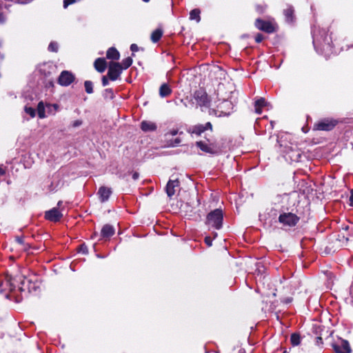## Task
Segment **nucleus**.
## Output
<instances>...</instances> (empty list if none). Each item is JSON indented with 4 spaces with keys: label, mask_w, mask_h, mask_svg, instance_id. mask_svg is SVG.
<instances>
[{
    "label": "nucleus",
    "mask_w": 353,
    "mask_h": 353,
    "mask_svg": "<svg viewBox=\"0 0 353 353\" xmlns=\"http://www.w3.org/2000/svg\"><path fill=\"white\" fill-rule=\"evenodd\" d=\"M17 290L20 292L28 291L31 292L36 290V286L24 276L19 274L15 276L6 275L0 276V293L5 294L6 299L13 300L17 303L22 301V295L16 294Z\"/></svg>",
    "instance_id": "obj_1"
},
{
    "label": "nucleus",
    "mask_w": 353,
    "mask_h": 353,
    "mask_svg": "<svg viewBox=\"0 0 353 353\" xmlns=\"http://www.w3.org/2000/svg\"><path fill=\"white\" fill-rule=\"evenodd\" d=\"M313 45L317 53L328 58L333 52L332 40L325 29L316 28L312 30Z\"/></svg>",
    "instance_id": "obj_2"
},
{
    "label": "nucleus",
    "mask_w": 353,
    "mask_h": 353,
    "mask_svg": "<svg viewBox=\"0 0 353 353\" xmlns=\"http://www.w3.org/2000/svg\"><path fill=\"white\" fill-rule=\"evenodd\" d=\"M223 220L222 210L216 209L207 215L205 223L209 228L220 230L223 225Z\"/></svg>",
    "instance_id": "obj_3"
},
{
    "label": "nucleus",
    "mask_w": 353,
    "mask_h": 353,
    "mask_svg": "<svg viewBox=\"0 0 353 353\" xmlns=\"http://www.w3.org/2000/svg\"><path fill=\"white\" fill-rule=\"evenodd\" d=\"M279 197L281 199L283 207H285L287 209L294 207L299 202V194L296 191H293L290 193L283 194Z\"/></svg>",
    "instance_id": "obj_4"
},
{
    "label": "nucleus",
    "mask_w": 353,
    "mask_h": 353,
    "mask_svg": "<svg viewBox=\"0 0 353 353\" xmlns=\"http://www.w3.org/2000/svg\"><path fill=\"white\" fill-rule=\"evenodd\" d=\"M232 108L233 105L232 102L224 100L217 105L216 110H213L212 111L216 117H224L230 115Z\"/></svg>",
    "instance_id": "obj_5"
},
{
    "label": "nucleus",
    "mask_w": 353,
    "mask_h": 353,
    "mask_svg": "<svg viewBox=\"0 0 353 353\" xmlns=\"http://www.w3.org/2000/svg\"><path fill=\"white\" fill-rule=\"evenodd\" d=\"M299 218L294 213H283L279 215V221L284 226H294L299 221Z\"/></svg>",
    "instance_id": "obj_6"
},
{
    "label": "nucleus",
    "mask_w": 353,
    "mask_h": 353,
    "mask_svg": "<svg viewBox=\"0 0 353 353\" xmlns=\"http://www.w3.org/2000/svg\"><path fill=\"white\" fill-rule=\"evenodd\" d=\"M122 70L123 68H121L120 63L110 62L108 71V78L111 81H116L120 77Z\"/></svg>",
    "instance_id": "obj_7"
},
{
    "label": "nucleus",
    "mask_w": 353,
    "mask_h": 353,
    "mask_svg": "<svg viewBox=\"0 0 353 353\" xmlns=\"http://www.w3.org/2000/svg\"><path fill=\"white\" fill-rule=\"evenodd\" d=\"M336 124L337 121L336 120L325 119L315 123L314 129L316 130L330 131L332 130Z\"/></svg>",
    "instance_id": "obj_8"
},
{
    "label": "nucleus",
    "mask_w": 353,
    "mask_h": 353,
    "mask_svg": "<svg viewBox=\"0 0 353 353\" xmlns=\"http://www.w3.org/2000/svg\"><path fill=\"white\" fill-rule=\"evenodd\" d=\"M194 99L198 105L202 109L203 108H208L209 105V99L208 94L203 90H196L194 94Z\"/></svg>",
    "instance_id": "obj_9"
},
{
    "label": "nucleus",
    "mask_w": 353,
    "mask_h": 353,
    "mask_svg": "<svg viewBox=\"0 0 353 353\" xmlns=\"http://www.w3.org/2000/svg\"><path fill=\"white\" fill-rule=\"evenodd\" d=\"M74 79L75 77L71 72L63 70L59 77L58 83L61 85L68 86L74 81Z\"/></svg>",
    "instance_id": "obj_10"
},
{
    "label": "nucleus",
    "mask_w": 353,
    "mask_h": 353,
    "mask_svg": "<svg viewBox=\"0 0 353 353\" xmlns=\"http://www.w3.org/2000/svg\"><path fill=\"white\" fill-rule=\"evenodd\" d=\"M255 26L260 30L267 33H272L275 31L274 25L270 21H263L257 19L255 21Z\"/></svg>",
    "instance_id": "obj_11"
},
{
    "label": "nucleus",
    "mask_w": 353,
    "mask_h": 353,
    "mask_svg": "<svg viewBox=\"0 0 353 353\" xmlns=\"http://www.w3.org/2000/svg\"><path fill=\"white\" fill-rule=\"evenodd\" d=\"M336 353H351V348L347 341L341 339L339 342L332 344Z\"/></svg>",
    "instance_id": "obj_12"
},
{
    "label": "nucleus",
    "mask_w": 353,
    "mask_h": 353,
    "mask_svg": "<svg viewBox=\"0 0 353 353\" xmlns=\"http://www.w3.org/2000/svg\"><path fill=\"white\" fill-rule=\"evenodd\" d=\"M207 130H212V125L210 122H207L204 125L199 124L194 125L188 130V132L196 135H200Z\"/></svg>",
    "instance_id": "obj_13"
},
{
    "label": "nucleus",
    "mask_w": 353,
    "mask_h": 353,
    "mask_svg": "<svg viewBox=\"0 0 353 353\" xmlns=\"http://www.w3.org/2000/svg\"><path fill=\"white\" fill-rule=\"evenodd\" d=\"M63 216L61 212L57 208H53L52 209L46 211L45 213V218L50 221L57 222Z\"/></svg>",
    "instance_id": "obj_14"
},
{
    "label": "nucleus",
    "mask_w": 353,
    "mask_h": 353,
    "mask_svg": "<svg viewBox=\"0 0 353 353\" xmlns=\"http://www.w3.org/2000/svg\"><path fill=\"white\" fill-rule=\"evenodd\" d=\"M179 186V181L177 179L170 180L166 185L165 190L168 196L171 198L174 196Z\"/></svg>",
    "instance_id": "obj_15"
},
{
    "label": "nucleus",
    "mask_w": 353,
    "mask_h": 353,
    "mask_svg": "<svg viewBox=\"0 0 353 353\" xmlns=\"http://www.w3.org/2000/svg\"><path fill=\"white\" fill-rule=\"evenodd\" d=\"M112 194L111 188L102 186L99 189L98 194L101 202H105L108 200Z\"/></svg>",
    "instance_id": "obj_16"
},
{
    "label": "nucleus",
    "mask_w": 353,
    "mask_h": 353,
    "mask_svg": "<svg viewBox=\"0 0 353 353\" xmlns=\"http://www.w3.org/2000/svg\"><path fill=\"white\" fill-rule=\"evenodd\" d=\"M268 103L265 101L264 98L261 97L258 99L254 102L255 112L258 114H261L262 113V108L268 107Z\"/></svg>",
    "instance_id": "obj_17"
},
{
    "label": "nucleus",
    "mask_w": 353,
    "mask_h": 353,
    "mask_svg": "<svg viewBox=\"0 0 353 353\" xmlns=\"http://www.w3.org/2000/svg\"><path fill=\"white\" fill-rule=\"evenodd\" d=\"M141 129L145 132H152L157 130V125L152 121H143L141 123Z\"/></svg>",
    "instance_id": "obj_18"
},
{
    "label": "nucleus",
    "mask_w": 353,
    "mask_h": 353,
    "mask_svg": "<svg viewBox=\"0 0 353 353\" xmlns=\"http://www.w3.org/2000/svg\"><path fill=\"white\" fill-rule=\"evenodd\" d=\"M196 145L198 148L201 149V150L210 154H214V149L209 144L204 141H197L196 142Z\"/></svg>",
    "instance_id": "obj_19"
},
{
    "label": "nucleus",
    "mask_w": 353,
    "mask_h": 353,
    "mask_svg": "<svg viewBox=\"0 0 353 353\" xmlns=\"http://www.w3.org/2000/svg\"><path fill=\"white\" fill-rule=\"evenodd\" d=\"M101 233L103 237L108 238L114 234V229L112 225L106 224L102 228Z\"/></svg>",
    "instance_id": "obj_20"
},
{
    "label": "nucleus",
    "mask_w": 353,
    "mask_h": 353,
    "mask_svg": "<svg viewBox=\"0 0 353 353\" xmlns=\"http://www.w3.org/2000/svg\"><path fill=\"white\" fill-rule=\"evenodd\" d=\"M94 68L99 72H103L106 68V61L103 58H98L94 61Z\"/></svg>",
    "instance_id": "obj_21"
},
{
    "label": "nucleus",
    "mask_w": 353,
    "mask_h": 353,
    "mask_svg": "<svg viewBox=\"0 0 353 353\" xmlns=\"http://www.w3.org/2000/svg\"><path fill=\"white\" fill-rule=\"evenodd\" d=\"M106 57L108 59L119 60L120 54L119 51L116 48L112 47L108 50L106 53Z\"/></svg>",
    "instance_id": "obj_22"
},
{
    "label": "nucleus",
    "mask_w": 353,
    "mask_h": 353,
    "mask_svg": "<svg viewBox=\"0 0 353 353\" xmlns=\"http://www.w3.org/2000/svg\"><path fill=\"white\" fill-rule=\"evenodd\" d=\"M172 93V90L167 83H163L159 88V95L164 98L169 96Z\"/></svg>",
    "instance_id": "obj_23"
},
{
    "label": "nucleus",
    "mask_w": 353,
    "mask_h": 353,
    "mask_svg": "<svg viewBox=\"0 0 353 353\" xmlns=\"http://www.w3.org/2000/svg\"><path fill=\"white\" fill-rule=\"evenodd\" d=\"M163 35V31L161 29H157L151 34V40L153 43H157L160 40Z\"/></svg>",
    "instance_id": "obj_24"
},
{
    "label": "nucleus",
    "mask_w": 353,
    "mask_h": 353,
    "mask_svg": "<svg viewBox=\"0 0 353 353\" xmlns=\"http://www.w3.org/2000/svg\"><path fill=\"white\" fill-rule=\"evenodd\" d=\"M200 13L201 12L199 9H194L191 10L190 12V19L195 20L197 23H199L201 21Z\"/></svg>",
    "instance_id": "obj_25"
},
{
    "label": "nucleus",
    "mask_w": 353,
    "mask_h": 353,
    "mask_svg": "<svg viewBox=\"0 0 353 353\" xmlns=\"http://www.w3.org/2000/svg\"><path fill=\"white\" fill-rule=\"evenodd\" d=\"M293 12L294 10L291 7L284 10V14L287 22L292 23L293 21Z\"/></svg>",
    "instance_id": "obj_26"
},
{
    "label": "nucleus",
    "mask_w": 353,
    "mask_h": 353,
    "mask_svg": "<svg viewBox=\"0 0 353 353\" xmlns=\"http://www.w3.org/2000/svg\"><path fill=\"white\" fill-rule=\"evenodd\" d=\"M37 112L39 118L43 119L46 117L45 106L42 101L38 103Z\"/></svg>",
    "instance_id": "obj_27"
},
{
    "label": "nucleus",
    "mask_w": 353,
    "mask_h": 353,
    "mask_svg": "<svg viewBox=\"0 0 353 353\" xmlns=\"http://www.w3.org/2000/svg\"><path fill=\"white\" fill-rule=\"evenodd\" d=\"M290 341L294 346H296L300 344L301 343V338L299 334L294 333L291 335Z\"/></svg>",
    "instance_id": "obj_28"
},
{
    "label": "nucleus",
    "mask_w": 353,
    "mask_h": 353,
    "mask_svg": "<svg viewBox=\"0 0 353 353\" xmlns=\"http://www.w3.org/2000/svg\"><path fill=\"white\" fill-rule=\"evenodd\" d=\"M132 63V59L130 57L124 59L120 63L123 70L128 68Z\"/></svg>",
    "instance_id": "obj_29"
},
{
    "label": "nucleus",
    "mask_w": 353,
    "mask_h": 353,
    "mask_svg": "<svg viewBox=\"0 0 353 353\" xmlns=\"http://www.w3.org/2000/svg\"><path fill=\"white\" fill-rule=\"evenodd\" d=\"M6 20V15L4 12L3 1L0 0V23H3Z\"/></svg>",
    "instance_id": "obj_30"
},
{
    "label": "nucleus",
    "mask_w": 353,
    "mask_h": 353,
    "mask_svg": "<svg viewBox=\"0 0 353 353\" xmlns=\"http://www.w3.org/2000/svg\"><path fill=\"white\" fill-rule=\"evenodd\" d=\"M84 86L85 92L88 94H92L93 92V84L90 81H85L84 82Z\"/></svg>",
    "instance_id": "obj_31"
},
{
    "label": "nucleus",
    "mask_w": 353,
    "mask_h": 353,
    "mask_svg": "<svg viewBox=\"0 0 353 353\" xmlns=\"http://www.w3.org/2000/svg\"><path fill=\"white\" fill-rule=\"evenodd\" d=\"M103 97L105 99H112L114 97V94L112 88L105 89L103 93Z\"/></svg>",
    "instance_id": "obj_32"
},
{
    "label": "nucleus",
    "mask_w": 353,
    "mask_h": 353,
    "mask_svg": "<svg viewBox=\"0 0 353 353\" xmlns=\"http://www.w3.org/2000/svg\"><path fill=\"white\" fill-rule=\"evenodd\" d=\"M54 65L52 63H46L43 65V68H41V71L42 72H44L45 75H49L50 74V72H48V73L46 72V69H54Z\"/></svg>",
    "instance_id": "obj_33"
},
{
    "label": "nucleus",
    "mask_w": 353,
    "mask_h": 353,
    "mask_svg": "<svg viewBox=\"0 0 353 353\" xmlns=\"http://www.w3.org/2000/svg\"><path fill=\"white\" fill-rule=\"evenodd\" d=\"M59 49V45L57 42H51L48 46V50L53 52H57Z\"/></svg>",
    "instance_id": "obj_34"
},
{
    "label": "nucleus",
    "mask_w": 353,
    "mask_h": 353,
    "mask_svg": "<svg viewBox=\"0 0 353 353\" xmlns=\"http://www.w3.org/2000/svg\"><path fill=\"white\" fill-rule=\"evenodd\" d=\"M25 112L28 114L31 117H34L35 110L31 107H25Z\"/></svg>",
    "instance_id": "obj_35"
},
{
    "label": "nucleus",
    "mask_w": 353,
    "mask_h": 353,
    "mask_svg": "<svg viewBox=\"0 0 353 353\" xmlns=\"http://www.w3.org/2000/svg\"><path fill=\"white\" fill-rule=\"evenodd\" d=\"M181 143L179 138H176L174 141H172L168 145L170 147H176Z\"/></svg>",
    "instance_id": "obj_36"
},
{
    "label": "nucleus",
    "mask_w": 353,
    "mask_h": 353,
    "mask_svg": "<svg viewBox=\"0 0 353 353\" xmlns=\"http://www.w3.org/2000/svg\"><path fill=\"white\" fill-rule=\"evenodd\" d=\"M76 2V0H63V8H67L70 5Z\"/></svg>",
    "instance_id": "obj_37"
},
{
    "label": "nucleus",
    "mask_w": 353,
    "mask_h": 353,
    "mask_svg": "<svg viewBox=\"0 0 353 353\" xmlns=\"http://www.w3.org/2000/svg\"><path fill=\"white\" fill-rule=\"evenodd\" d=\"M263 40V36L261 34H257L255 37V41L256 43H261Z\"/></svg>",
    "instance_id": "obj_38"
},
{
    "label": "nucleus",
    "mask_w": 353,
    "mask_h": 353,
    "mask_svg": "<svg viewBox=\"0 0 353 353\" xmlns=\"http://www.w3.org/2000/svg\"><path fill=\"white\" fill-rule=\"evenodd\" d=\"M81 124H82V121L79 120V119L76 120L72 122V126L74 128H77V127L80 126Z\"/></svg>",
    "instance_id": "obj_39"
},
{
    "label": "nucleus",
    "mask_w": 353,
    "mask_h": 353,
    "mask_svg": "<svg viewBox=\"0 0 353 353\" xmlns=\"http://www.w3.org/2000/svg\"><path fill=\"white\" fill-rule=\"evenodd\" d=\"M109 83V81H108V79L105 77V76H103L102 77V85L103 86H107Z\"/></svg>",
    "instance_id": "obj_40"
},
{
    "label": "nucleus",
    "mask_w": 353,
    "mask_h": 353,
    "mask_svg": "<svg viewBox=\"0 0 353 353\" xmlns=\"http://www.w3.org/2000/svg\"><path fill=\"white\" fill-rule=\"evenodd\" d=\"M130 50L132 52H137L139 50V47L137 44L133 43L130 46Z\"/></svg>",
    "instance_id": "obj_41"
},
{
    "label": "nucleus",
    "mask_w": 353,
    "mask_h": 353,
    "mask_svg": "<svg viewBox=\"0 0 353 353\" xmlns=\"http://www.w3.org/2000/svg\"><path fill=\"white\" fill-rule=\"evenodd\" d=\"M205 243L208 245V246H211L212 245V239L210 237V236H206L205 238Z\"/></svg>",
    "instance_id": "obj_42"
},
{
    "label": "nucleus",
    "mask_w": 353,
    "mask_h": 353,
    "mask_svg": "<svg viewBox=\"0 0 353 353\" xmlns=\"http://www.w3.org/2000/svg\"><path fill=\"white\" fill-rule=\"evenodd\" d=\"M315 343H316V345H318V346L322 345L323 344V340H322L321 336H317L316 338Z\"/></svg>",
    "instance_id": "obj_43"
},
{
    "label": "nucleus",
    "mask_w": 353,
    "mask_h": 353,
    "mask_svg": "<svg viewBox=\"0 0 353 353\" xmlns=\"http://www.w3.org/2000/svg\"><path fill=\"white\" fill-rule=\"evenodd\" d=\"M177 134H178V130L172 129V130H170V132H168L166 135L170 134L171 136H175Z\"/></svg>",
    "instance_id": "obj_44"
},
{
    "label": "nucleus",
    "mask_w": 353,
    "mask_h": 353,
    "mask_svg": "<svg viewBox=\"0 0 353 353\" xmlns=\"http://www.w3.org/2000/svg\"><path fill=\"white\" fill-rule=\"evenodd\" d=\"M16 241L20 245H23L24 243L23 238L21 236H17L16 238Z\"/></svg>",
    "instance_id": "obj_45"
},
{
    "label": "nucleus",
    "mask_w": 353,
    "mask_h": 353,
    "mask_svg": "<svg viewBox=\"0 0 353 353\" xmlns=\"http://www.w3.org/2000/svg\"><path fill=\"white\" fill-rule=\"evenodd\" d=\"M12 1L17 3L23 4V3H26L28 0H12Z\"/></svg>",
    "instance_id": "obj_46"
},
{
    "label": "nucleus",
    "mask_w": 353,
    "mask_h": 353,
    "mask_svg": "<svg viewBox=\"0 0 353 353\" xmlns=\"http://www.w3.org/2000/svg\"><path fill=\"white\" fill-rule=\"evenodd\" d=\"M139 173H138V172H134V173L132 174V179H133L134 180H137V179H139Z\"/></svg>",
    "instance_id": "obj_47"
},
{
    "label": "nucleus",
    "mask_w": 353,
    "mask_h": 353,
    "mask_svg": "<svg viewBox=\"0 0 353 353\" xmlns=\"http://www.w3.org/2000/svg\"><path fill=\"white\" fill-rule=\"evenodd\" d=\"M57 188V185H56V186L54 187L53 183H52L49 188V192H52V191L56 190Z\"/></svg>",
    "instance_id": "obj_48"
},
{
    "label": "nucleus",
    "mask_w": 353,
    "mask_h": 353,
    "mask_svg": "<svg viewBox=\"0 0 353 353\" xmlns=\"http://www.w3.org/2000/svg\"><path fill=\"white\" fill-rule=\"evenodd\" d=\"M81 252L83 254H87L88 253V249H87V248L85 246L84 247V246L82 245L81 248Z\"/></svg>",
    "instance_id": "obj_49"
},
{
    "label": "nucleus",
    "mask_w": 353,
    "mask_h": 353,
    "mask_svg": "<svg viewBox=\"0 0 353 353\" xmlns=\"http://www.w3.org/2000/svg\"><path fill=\"white\" fill-rule=\"evenodd\" d=\"M350 204L353 206V191L351 192V195L350 196Z\"/></svg>",
    "instance_id": "obj_50"
},
{
    "label": "nucleus",
    "mask_w": 353,
    "mask_h": 353,
    "mask_svg": "<svg viewBox=\"0 0 353 353\" xmlns=\"http://www.w3.org/2000/svg\"><path fill=\"white\" fill-rule=\"evenodd\" d=\"M4 173H5L4 170H3V169L0 168V176H1V175H3V174H4Z\"/></svg>",
    "instance_id": "obj_51"
},
{
    "label": "nucleus",
    "mask_w": 353,
    "mask_h": 353,
    "mask_svg": "<svg viewBox=\"0 0 353 353\" xmlns=\"http://www.w3.org/2000/svg\"><path fill=\"white\" fill-rule=\"evenodd\" d=\"M257 10H258L259 12H262L263 11V9H259V6H257Z\"/></svg>",
    "instance_id": "obj_52"
},
{
    "label": "nucleus",
    "mask_w": 353,
    "mask_h": 353,
    "mask_svg": "<svg viewBox=\"0 0 353 353\" xmlns=\"http://www.w3.org/2000/svg\"><path fill=\"white\" fill-rule=\"evenodd\" d=\"M217 236V233L216 232H214V238H216Z\"/></svg>",
    "instance_id": "obj_53"
},
{
    "label": "nucleus",
    "mask_w": 353,
    "mask_h": 353,
    "mask_svg": "<svg viewBox=\"0 0 353 353\" xmlns=\"http://www.w3.org/2000/svg\"><path fill=\"white\" fill-rule=\"evenodd\" d=\"M54 108H56V109H57V108H58V105H57V104H54Z\"/></svg>",
    "instance_id": "obj_54"
},
{
    "label": "nucleus",
    "mask_w": 353,
    "mask_h": 353,
    "mask_svg": "<svg viewBox=\"0 0 353 353\" xmlns=\"http://www.w3.org/2000/svg\"><path fill=\"white\" fill-rule=\"evenodd\" d=\"M61 201H59L58 202V205L59 206L61 205Z\"/></svg>",
    "instance_id": "obj_55"
},
{
    "label": "nucleus",
    "mask_w": 353,
    "mask_h": 353,
    "mask_svg": "<svg viewBox=\"0 0 353 353\" xmlns=\"http://www.w3.org/2000/svg\"><path fill=\"white\" fill-rule=\"evenodd\" d=\"M144 2H148L150 0H143Z\"/></svg>",
    "instance_id": "obj_56"
}]
</instances>
